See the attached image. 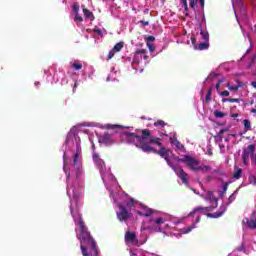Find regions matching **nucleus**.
I'll return each mask as SVG.
<instances>
[{
    "mask_svg": "<svg viewBox=\"0 0 256 256\" xmlns=\"http://www.w3.org/2000/svg\"><path fill=\"white\" fill-rule=\"evenodd\" d=\"M77 85H78V83L75 82V83H74V88H73V93H75V89H77Z\"/></svg>",
    "mask_w": 256,
    "mask_h": 256,
    "instance_id": "052dcab7",
    "label": "nucleus"
},
{
    "mask_svg": "<svg viewBox=\"0 0 256 256\" xmlns=\"http://www.w3.org/2000/svg\"><path fill=\"white\" fill-rule=\"evenodd\" d=\"M154 223H155V225H161V224L165 223V221L163 220V218H156L154 220Z\"/></svg>",
    "mask_w": 256,
    "mask_h": 256,
    "instance_id": "79ce46f5",
    "label": "nucleus"
},
{
    "mask_svg": "<svg viewBox=\"0 0 256 256\" xmlns=\"http://www.w3.org/2000/svg\"><path fill=\"white\" fill-rule=\"evenodd\" d=\"M235 171H234V174H233V177L234 179H241V175H243V169L235 166Z\"/></svg>",
    "mask_w": 256,
    "mask_h": 256,
    "instance_id": "6ab92c4d",
    "label": "nucleus"
},
{
    "mask_svg": "<svg viewBox=\"0 0 256 256\" xmlns=\"http://www.w3.org/2000/svg\"><path fill=\"white\" fill-rule=\"evenodd\" d=\"M208 155L211 157L213 155V151L211 149H208Z\"/></svg>",
    "mask_w": 256,
    "mask_h": 256,
    "instance_id": "680f3d73",
    "label": "nucleus"
},
{
    "mask_svg": "<svg viewBox=\"0 0 256 256\" xmlns=\"http://www.w3.org/2000/svg\"><path fill=\"white\" fill-rule=\"evenodd\" d=\"M115 51L112 49L109 53H108V58L107 61L113 59V57H115Z\"/></svg>",
    "mask_w": 256,
    "mask_h": 256,
    "instance_id": "37998d69",
    "label": "nucleus"
},
{
    "mask_svg": "<svg viewBox=\"0 0 256 256\" xmlns=\"http://www.w3.org/2000/svg\"><path fill=\"white\" fill-rule=\"evenodd\" d=\"M225 81V78H221L220 80H218L219 85H221V83H223Z\"/></svg>",
    "mask_w": 256,
    "mask_h": 256,
    "instance_id": "bf43d9fd",
    "label": "nucleus"
},
{
    "mask_svg": "<svg viewBox=\"0 0 256 256\" xmlns=\"http://www.w3.org/2000/svg\"><path fill=\"white\" fill-rule=\"evenodd\" d=\"M191 42H192V45H194V49H195V45H197V38H195V36H192Z\"/></svg>",
    "mask_w": 256,
    "mask_h": 256,
    "instance_id": "8fccbe9b",
    "label": "nucleus"
},
{
    "mask_svg": "<svg viewBox=\"0 0 256 256\" xmlns=\"http://www.w3.org/2000/svg\"><path fill=\"white\" fill-rule=\"evenodd\" d=\"M165 125H167V123H165L163 120H157L154 122V127H165Z\"/></svg>",
    "mask_w": 256,
    "mask_h": 256,
    "instance_id": "c85d7f7f",
    "label": "nucleus"
},
{
    "mask_svg": "<svg viewBox=\"0 0 256 256\" xmlns=\"http://www.w3.org/2000/svg\"><path fill=\"white\" fill-rule=\"evenodd\" d=\"M112 129H123L122 125H113Z\"/></svg>",
    "mask_w": 256,
    "mask_h": 256,
    "instance_id": "5fc2aeb1",
    "label": "nucleus"
},
{
    "mask_svg": "<svg viewBox=\"0 0 256 256\" xmlns=\"http://www.w3.org/2000/svg\"><path fill=\"white\" fill-rule=\"evenodd\" d=\"M243 125H244V130L251 131V121L249 119H244L243 120Z\"/></svg>",
    "mask_w": 256,
    "mask_h": 256,
    "instance_id": "5701e85b",
    "label": "nucleus"
},
{
    "mask_svg": "<svg viewBox=\"0 0 256 256\" xmlns=\"http://www.w3.org/2000/svg\"><path fill=\"white\" fill-rule=\"evenodd\" d=\"M136 25H142L143 27L149 25V20H145V18H142V20H139L136 22Z\"/></svg>",
    "mask_w": 256,
    "mask_h": 256,
    "instance_id": "c756f323",
    "label": "nucleus"
},
{
    "mask_svg": "<svg viewBox=\"0 0 256 256\" xmlns=\"http://www.w3.org/2000/svg\"><path fill=\"white\" fill-rule=\"evenodd\" d=\"M124 135L128 137L130 141H132L137 147V149H141L144 153H157V150L150 146V143H154V145H158V147H163V143H161V138L151 137V130L144 129L142 130V136H139L133 132H125Z\"/></svg>",
    "mask_w": 256,
    "mask_h": 256,
    "instance_id": "f257e3e1",
    "label": "nucleus"
},
{
    "mask_svg": "<svg viewBox=\"0 0 256 256\" xmlns=\"http://www.w3.org/2000/svg\"><path fill=\"white\" fill-rule=\"evenodd\" d=\"M79 155H81V144H76V153L74 154L73 163L74 166H77V162L79 161Z\"/></svg>",
    "mask_w": 256,
    "mask_h": 256,
    "instance_id": "dca6fc26",
    "label": "nucleus"
},
{
    "mask_svg": "<svg viewBox=\"0 0 256 256\" xmlns=\"http://www.w3.org/2000/svg\"><path fill=\"white\" fill-rule=\"evenodd\" d=\"M201 9H205V0H199Z\"/></svg>",
    "mask_w": 256,
    "mask_h": 256,
    "instance_id": "603ef678",
    "label": "nucleus"
},
{
    "mask_svg": "<svg viewBox=\"0 0 256 256\" xmlns=\"http://www.w3.org/2000/svg\"><path fill=\"white\" fill-rule=\"evenodd\" d=\"M239 192V188L236 189L233 194L228 198V203H233V201L235 200V195H237V193Z\"/></svg>",
    "mask_w": 256,
    "mask_h": 256,
    "instance_id": "2f4dec72",
    "label": "nucleus"
},
{
    "mask_svg": "<svg viewBox=\"0 0 256 256\" xmlns=\"http://www.w3.org/2000/svg\"><path fill=\"white\" fill-rule=\"evenodd\" d=\"M139 215H141L142 217H151V215H153V210L151 209H148L145 211V213H141V212H138Z\"/></svg>",
    "mask_w": 256,
    "mask_h": 256,
    "instance_id": "cd10ccee",
    "label": "nucleus"
},
{
    "mask_svg": "<svg viewBox=\"0 0 256 256\" xmlns=\"http://www.w3.org/2000/svg\"><path fill=\"white\" fill-rule=\"evenodd\" d=\"M225 211H227V206L222 204L220 206V210H218L215 213H207L206 216L209 217L210 219H219V217H223Z\"/></svg>",
    "mask_w": 256,
    "mask_h": 256,
    "instance_id": "1a4fd4ad",
    "label": "nucleus"
},
{
    "mask_svg": "<svg viewBox=\"0 0 256 256\" xmlns=\"http://www.w3.org/2000/svg\"><path fill=\"white\" fill-rule=\"evenodd\" d=\"M94 33H103V31H101V29L95 28Z\"/></svg>",
    "mask_w": 256,
    "mask_h": 256,
    "instance_id": "6e6d98bb",
    "label": "nucleus"
},
{
    "mask_svg": "<svg viewBox=\"0 0 256 256\" xmlns=\"http://www.w3.org/2000/svg\"><path fill=\"white\" fill-rule=\"evenodd\" d=\"M201 221V216H198L195 220V223H199ZM195 223H193L192 225L186 227V228H183L182 229V233L184 235H187V233H191L193 231V229H195Z\"/></svg>",
    "mask_w": 256,
    "mask_h": 256,
    "instance_id": "ddd939ff",
    "label": "nucleus"
},
{
    "mask_svg": "<svg viewBox=\"0 0 256 256\" xmlns=\"http://www.w3.org/2000/svg\"><path fill=\"white\" fill-rule=\"evenodd\" d=\"M148 229L150 230V233H161L163 231V228L160 225H153L149 226Z\"/></svg>",
    "mask_w": 256,
    "mask_h": 256,
    "instance_id": "a211bd4d",
    "label": "nucleus"
},
{
    "mask_svg": "<svg viewBox=\"0 0 256 256\" xmlns=\"http://www.w3.org/2000/svg\"><path fill=\"white\" fill-rule=\"evenodd\" d=\"M72 67H73V69H76V71H79V70L83 69V64L73 63Z\"/></svg>",
    "mask_w": 256,
    "mask_h": 256,
    "instance_id": "72a5a7b5",
    "label": "nucleus"
},
{
    "mask_svg": "<svg viewBox=\"0 0 256 256\" xmlns=\"http://www.w3.org/2000/svg\"><path fill=\"white\" fill-rule=\"evenodd\" d=\"M74 21L75 23H83V17L79 16V14H75Z\"/></svg>",
    "mask_w": 256,
    "mask_h": 256,
    "instance_id": "e433bc0d",
    "label": "nucleus"
},
{
    "mask_svg": "<svg viewBox=\"0 0 256 256\" xmlns=\"http://www.w3.org/2000/svg\"><path fill=\"white\" fill-rule=\"evenodd\" d=\"M145 39H146V44L153 43V41H155L154 36H146Z\"/></svg>",
    "mask_w": 256,
    "mask_h": 256,
    "instance_id": "c03bdc74",
    "label": "nucleus"
},
{
    "mask_svg": "<svg viewBox=\"0 0 256 256\" xmlns=\"http://www.w3.org/2000/svg\"><path fill=\"white\" fill-rule=\"evenodd\" d=\"M242 160H243L244 165H247L249 158H245V155L242 154Z\"/></svg>",
    "mask_w": 256,
    "mask_h": 256,
    "instance_id": "3c124183",
    "label": "nucleus"
},
{
    "mask_svg": "<svg viewBox=\"0 0 256 256\" xmlns=\"http://www.w3.org/2000/svg\"><path fill=\"white\" fill-rule=\"evenodd\" d=\"M178 162L185 163L186 167H188L190 171H194V173H199V171L209 173V171H211V166L205 164L201 165V161L193 158L191 155H184L183 158H178Z\"/></svg>",
    "mask_w": 256,
    "mask_h": 256,
    "instance_id": "7ed1b4c3",
    "label": "nucleus"
},
{
    "mask_svg": "<svg viewBox=\"0 0 256 256\" xmlns=\"http://www.w3.org/2000/svg\"><path fill=\"white\" fill-rule=\"evenodd\" d=\"M227 131H229V128H223L219 131L218 133V137H223V133H227Z\"/></svg>",
    "mask_w": 256,
    "mask_h": 256,
    "instance_id": "a18cd8bd",
    "label": "nucleus"
},
{
    "mask_svg": "<svg viewBox=\"0 0 256 256\" xmlns=\"http://www.w3.org/2000/svg\"><path fill=\"white\" fill-rule=\"evenodd\" d=\"M241 100L239 98H223L222 103H240Z\"/></svg>",
    "mask_w": 256,
    "mask_h": 256,
    "instance_id": "412c9836",
    "label": "nucleus"
},
{
    "mask_svg": "<svg viewBox=\"0 0 256 256\" xmlns=\"http://www.w3.org/2000/svg\"><path fill=\"white\" fill-rule=\"evenodd\" d=\"M124 45H125V42H118L116 45H114L113 50L116 53H119V51H121V49H123Z\"/></svg>",
    "mask_w": 256,
    "mask_h": 256,
    "instance_id": "b1692460",
    "label": "nucleus"
},
{
    "mask_svg": "<svg viewBox=\"0 0 256 256\" xmlns=\"http://www.w3.org/2000/svg\"><path fill=\"white\" fill-rule=\"evenodd\" d=\"M227 87H228L229 91H239V88L243 87V85L231 86V84L228 83Z\"/></svg>",
    "mask_w": 256,
    "mask_h": 256,
    "instance_id": "bb28decb",
    "label": "nucleus"
},
{
    "mask_svg": "<svg viewBox=\"0 0 256 256\" xmlns=\"http://www.w3.org/2000/svg\"><path fill=\"white\" fill-rule=\"evenodd\" d=\"M78 225L80 227V234H77V239H79L81 245L80 249L83 256H99V249H97V242L91 236V232L85 226L83 218L79 216Z\"/></svg>",
    "mask_w": 256,
    "mask_h": 256,
    "instance_id": "f03ea898",
    "label": "nucleus"
},
{
    "mask_svg": "<svg viewBox=\"0 0 256 256\" xmlns=\"http://www.w3.org/2000/svg\"><path fill=\"white\" fill-rule=\"evenodd\" d=\"M219 87H221V84L217 83L215 86L216 91H219Z\"/></svg>",
    "mask_w": 256,
    "mask_h": 256,
    "instance_id": "4d7b16f0",
    "label": "nucleus"
},
{
    "mask_svg": "<svg viewBox=\"0 0 256 256\" xmlns=\"http://www.w3.org/2000/svg\"><path fill=\"white\" fill-rule=\"evenodd\" d=\"M227 189H229V182H226L223 185V191L220 192V195H223L224 193H227Z\"/></svg>",
    "mask_w": 256,
    "mask_h": 256,
    "instance_id": "a19ab883",
    "label": "nucleus"
},
{
    "mask_svg": "<svg viewBox=\"0 0 256 256\" xmlns=\"http://www.w3.org/2000/svg\"><path fill=\"white\" fill-rule=\"evenodd\" d=\"M251 113H256V109H252V110H251Z\"/></svg>",
    "mask_w": 256,
    "mask_h": 256,
    "instance_id": "338daca9",
    "label": "nucleus"
},
{
    "mask_svg": "<svg viewBox=\"0 0 256 256\" xmlns=\"http://www.w3.org/2000/svg\"><path fill=\"white\" fill-rule=\"evenodd\" d=\"M221 97H229V91L225 90L219 93Z\"/></svg>",
    "mask_w": 256,
    "mask_h": 256,
    "instance_id": "de8ad7c7",
    "label": "nucleus"
},
{
    "mask_svg": "<svg viewBox=\"0 0 256 256\" xmlns=\"http://www.w3.org/2000/svg\"><path fill=\"white\" fill-rule=\"evenodd\" d=\"M217 206H218L217 200H215L214 205H212V206H208V207L198 206V207L194 208L188 214V217H195V215H197V213L205 215V213H209V212L213 211V209H217Z\"/></svg>",
    "mask_w": 256,
    "mask_h": 256,
    "instance_id": "39448f33",
    "label": "nucleus"
},
{
    "mask_svg": "<svg viewBox=\"0 0 256 256\" xmlns=\"http://www.w3.org/2000/svg\"><path fill=\"white\" fill-rule=\"evenodd\" d=\"M170 143L172 145H175L176 149H178L179 151H183V149H185V146L180 143V141L177 139V137L170 138Z\"/></svg>",
    "mask_w": 256,
    "mask_h": 256,
    "instance_id": "4468645a",
    "label": "nucleus"
},
{
    "mask_svg": "<svg viewBox=\"0 0 256 256\" xmlns=\"http://www.w3.org/2000/svg\"><path fill=\"white\" fill-rule=\"evenodd\" d=\"M180 2L182 3L185 11H189V6L187 5V0H180Z\"/></svg>",
    "mask_w": 256,
    "mask_h": 256,
    "instance_id": "49530a36",
    "label": "nucleus"
},
{
    "mask_svg": "<svg viewBox=\"0 0 256 256\" xmlns=\"http://www.w3.org/2000/svg\"><path fill=\"white\" fill-rule=\"evenodd\" d=\"M242 155H244L245 159L253 157V155H255V144L248 145L247 148L243 150Z\"/></svg>",
    "mask_w": 256,
    "mask_h": 256,
    "instance_id": "9d476101",
    "label": "nucleus"
},
{
    "mask_svg": "<svg viewBox=\"0 0 256 256\" xmlns=\"http://www.w3.org/2000/svg\"><path fill=\"white\" fill-rule=\"evenodd\" d=\"M217 75H219V74H217V73H215V72H211V73L209 74V76L207 77V79H215V77H217Z\"/></svg>",
    "mask_w": 256,
    "mask_h": 256,
    "instance_id": "09e8293b",
    "label": "nucleus"
},
{
    "mask_svg": "<svg viewBox=\"0 0 256 256\" xmlns=\"http://www.w3.org/2000/svg\"><path fill=\"white\" fill-rule=\"evenodd\" d=\"M253 185H256V177H254Z\"/></svg>",
    "mask_w": 256,
    "mask_h": 256,
    "instance_id": "69168bd1",
    "label": "nucleus"
},
{
    "mask_svg": "<svg viewBox=\"0 0 256 256\" xmlns=\"http://www.w3.org/2000/svg\"><path fill=\"white\" fill-rule=\"evenodd\" d=\"M244 225H246V227H249V229H256V218H255V214H253L251 216V218H245L243 220Z\"/></svg>",
    "mask_w": 256,
    "mask_h": 256,
    "instance_id": "9b49d317",
    "label": "nucleus"
},
{
    "mask_svg": "<svg viewBox=\"0 0 256 256\" xmlns=\"http://www.w3.org/2000/svg\"><path fill=\"white\" fill-rule=\"evenodd\" d=\"M72 10L75 13V15L79 14V3L75 2L72 6Z\"/></svg>",
    "mask_w": 256,
    "mask_h": 256,
    "instance_id": "473e14b6",
    "label": "nucleus"
},
{
    "mask_svg": "<svg viewBox=\"0 0 256 256\" xmlns=\"http://www.w3.org/2000/svg\"><path fill=\"white\" fill-rule=\"evenodd\" d=\"M251 85L256 89V81L251 82Z\"/></svg>",
    "mask_w": 256,
    "mask_h": 256,
    "instance_id": "e2e57ef3",
    "label": "nucleus"
},
{
    "mask_svg": "<svg viewBox=\"0 0 256 256\" xmlns=\"http://www.w3.org/2000/svg\"><path fill=\"white\" fill-rule=\"evenodd\" d=\"M213 94V87H210L207 91L206 98L203 103H211V95Z\"/></svg>",
    "mask_w": 256,
    "mask_h": 256,
    "instance_id": "aec40b11",
    "label": "nucleus"
},
{
    "mask_svg": "<svg viewBox=\"0 0 256 256\" xmlns=\"http://www.w3.org/2000/svg\"><path fill=\"white\" fill-rule=\"evenodd\" d=\"M147 53V49H140V50H136L134 52V55H145Z\"/></svg>",
    "mask_w": 256,
    "mask_h": 256,
    "instance_id": "58836bf2",
    "label": "nucleus"
},
{
    "mask_svg": "<svg viewBox=\"0 0 256 256\" xmlns=\"http://www.w3.org/2000/svg\"><path fill=\"white\" fill-rule=\"evenodd\" d=\"M132 207H135V200L130 198L128 201H126V209H131Z\"/></svg>",
    "mask_w": 256,
    "mask_h": 256,
    "instance_id": "a878e982",
    "label": "nucleus"
},
{
    "mask_svg": "<svg viewBox=\"0 0 256 256\" xmlns=\"http://www.w3.org/2000/svg\"><path fill=\"white\" fill-rule=\"evenodd\" d=\"M227 114L225 112H221L219 110H215L214 111V117H216V119H223V117H226Z\"/></svg>",
    "mask_w": 256,
    "mask_h": 256,
    "instance_id": "393cba45",
    "label": "nucleus"
},
{
    "mask_svg": "<svg viewBox=\"0 0 256 256\" xmlns=\"http://www.w3.org/2000/svg\"><path fill=\"white\" fill-rule=\"evenodd\" d=\"M201 37L205 41L204 43H209V33H201Z\"/></svg>",
    "mask_w": 256,
    "mask_h": 256,
    "instance_id": "c9c22d12",
    "label": "nucleus"
},
{
    "mask_svg": "<svg viewBox=\"0 0 256 256\" xmlns=\"http://www.w3.org/2000/svg\"><path fill=\"white\" fill-rule=\"evenodd\" d=\"M194 49L199 50V51H205V50L209 49V42H203V43L197 44V45H195Z\"/></svg>",
    "mask_w": 256,
    "mask_h": 256,
    "instance_id": "f3484780",
    "label": "nucleus"
},
{
    "mask_svg": "<svg viewBox=\"0 0 256 256\" xmlns=\"http://www.w3.org/2000/svg\"><path fill=\"white\" fill-rule=\"evenodd\" d=\"M188 1H189L190 8L195 11V8L197 7V3L199 0H188Z\"/></svg>",
    "mask_w": 256,
    "mask_h": 256,
    "instance_id": "7c9ffc66",
    "label": "nucleus"
},
{
    "mask_svg": "<svg viewBox=\"0 0 256 256\" xmlns=\"http://www.w3.org/2000/svg\"><path fill=\"white\" fill-rule=\"evenodd\" d=\"M146 45H147L150 53H153V51H155V45H153V43L147 42Z\"/></svg>",
    "mask_w": 256,
    "mask_h": 256,
    "instance_id": "4c0bfd02",
    "label": "nucleus"
},
{
    "mask_svg": "<svg viewBox=\"0 0 256 256\" xmlns=\"http://www.w3.org/2000/svg\"><path fill=\"white\" fill-rule=\"evenodd\" d=\"M82 11L86 19H89L90 21H95V15H93V12L87 9L85 5H82Z\"/></svg>",
    "mask_w": 256,
    "mask_h": 256,
    "instance_id": "f8f14e48",
    "label": "nucleus"
},
{
    "mask_svg": "<svg viewBox=\"0 0 256 256\" xmlns=\"http://www.w3.org/2000/svg\"><path fill=\"white\" fill-rule=\"evenodd\" d=\"M93 161H95V163H101L103 160H101V159L99 158V154L94 153V154H93Z\"/></svg>",
    "mask_w": 256,
    "mask_h": 256,
    "instance_id": "ea45409f",
    "label": "nucleus"
},
{
    "mask_svg": "<svg viewBox=\"0 0 256 256\" xmlns=\"http://www.w3.org/2000/svg\"><path fill=\"white\" fill-rule=\"evenodd\" d=\"M237 251H245V245L242 244L241 246H239V247L237 248Z\"/></svg>",
    "mask_w": 256,
    "mask_h": 256,
    "instance_id": "864d4df0",
    "label": "nucleus"
},
{
    "mask_svg": "<svg viewBox=\"0 0 256 256\" xmlns=\"http://www.w3.org/2000/svg\"><path fill=\"white\" fill-rule=\"evenodd\" d=\"M253 162L256 164V158H253Z\"/></svg>",
    "mask_w": 256,
    "mask_h": 256,
    "instance_id": "774afa93",
    "label": "nucleus"
},
{
    "mask_svg": "<svg viewBox=\"0 0 256 256\" xmlns=\"http://www.w3.org/2000/svg\"><path fill=\"white\" fill-rule=\"evenodd\" d=\"M173 171L176 173V175L179 177V179H181L182 183H184V185H187V183H189L188 177L189 175L186 173L185 170H183L182 167H172Z\"/></svg>",
    "mask_w": 256,
    "mask_h": 256,
    "instance_id": "6e6552de",
    "label": "nucleus"
},
{
    "mask_svg": "<svg viewBox=\"0 0 256 256\" xmlns=\"http://www.w3.org/2000/svg\"><path fill=\"white\" fill-rule=\"evenodd\" d=\"M98 142L106 147H111L115 143V139H113V135L109 134V132H105L98 137Z\"/></svg>",
    "mask_w": 256,
    "mask_h": 256,
    "instance_id": "0eeeda50",
    "label": "nucleus"
},
{
    "mask_svg": "<svg viewBox=\"0 0 256 256\" xmlns=\"http://www.w3.org/2000/svg\"><path fill=\"white\" fill-rule=\"evenodd\" d=\"M143 59L147 60V59H149V56L144 55Z\"/></svg>",
    "mask_w": 256,
    "mask_h": 256,
    "instance_id": "0e129e2a",
    "label": "nucleus"
},
{
    "mask_svg": "<svg viewBox=\"0 0 256 256\" xmlns=\"http://www.w3.org/2000/svg\"><path fill=\"white\" fill-rule=\"evenodd\" d=\"M135 239H137V236L135 235V233H133L131 231H127L125 233V242L126 243H133V241H135Z\"/></svg>",
    "mask_w": 256,
    "mask_h": 256,
    "instance_id": "2eb2a0df",
    "label": "nucleus"
},
{
    "mask_svg": "<svg viewBox=\"0 0 256 256\" xmlns=\"http://www.w3.org/2000/svg\"><path fill=\"white\" fill-rule=\"evenodd\" d=\"M230 117H233L234 119L239 117V114H231Z\"/></svg>",
    "mask_w": 256,
    "mask_h": 256,
    "instance_id": "13d9d810",
    "label": "nucleus"
},
{
    "mask_svg": "<svg viewBox=\"0 0 256 256\" xmlns=\"http://www.w3.org/2000/svg\"><path fill=\"white\" fill-rule=\"evenodd\" d=\"M156 155H160V157H162V159H165L167 165H169V167H175V165H173V163L171 162V150L166 149L165 147L161 146L159 150H156V152H153Z\"/></svg>",
    "mask_w": 256,
    "mask_h": 256,
    "instance_id": "423d86ee",
    "label": "nucleus"
},
{
    "mask_svg": "<svg viewBox=\"0 0 256 256\" xmlns=\"http://www.w3.org/2000/svg\"><path fill=\"white\" fill-rule=\"evenodd\" d=\"M82 173H83V168L81 166H78L76 171V179H79Z\"/></svg>",
    "mask_w": 256,
    "mask_h": 256,
    "instance_id": "f704fd0d",
    "label": "nucleus"
},
{
    "mask_svg": "<svg viewBox=\"0 0 256 256\" xmlns=\"http://www.w3.org/2000/svg\"><path fill=\"white\" fill-rule=\"evenodd\" d=\"M117 208L119 209L116 212L118 221L123 223V221H127L128 219H131V211H129V209H127L125 205L118 203Z\"/></svg>",
    "mask_w": 256,
    "mask_h": 256,
    "instance_id": "20e7f679",
    "label": "nucleus"
},
{
    "mask_svg": "<svg viewBox=\"0 0 256 256\" xmlns=\"http://www.w3.org/2000/svg\"><path fill=\"white\" fill-rule=\"evenodd\" d=\"M143 15H147V17H150L151 16V12L149 11V9H144L143 12H141L139 15H138V19L143 20L145 19V16Z\"/></svg>",
    "mask_w": 256,
    "mask_h": 256,
    "instance_id": "4be33fe9",
    "label": "nucleus"
}]
</instances>
